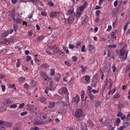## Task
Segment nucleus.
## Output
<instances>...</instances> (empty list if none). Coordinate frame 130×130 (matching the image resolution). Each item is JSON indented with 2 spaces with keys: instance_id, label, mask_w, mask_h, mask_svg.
Segmentation results:
<instances>
[{
  "instance_id": "23",
  "label": "nucleus",
  "mask_w": 130,
  "mask_h": 130,
  "mask_svg": "<svg viewBox=\"0 0 130 130\" xmlns=\"http://www.w3.org/2000/svg\"><path fill=\"white\" fill-rule=\"evenodd\" d=\"M60 75L59 74H56L55 75L54 79L57 82L58 81L60 78Z\"/></svg>"
},
{
  "instance_id": "57",
  "label": "nucleus",
  "mask_w": 130,
  "mask_h": 130,
  "mask_svg": "<svg viewBox=\"0 0 130 130\" xmlns=\"http://www.w3.org/2000/svg\"><path fill=\"white\" fill-rule=\"evenodd\" d=\"M15 13H11V19L12 20L15 18Z\"/></svg>"
},
{
  "instance_id": "44",
  "label": "nucleus",
  "mask_w": 130,
  "mask_h": 130,
  "mask_svg": "<svg viewBox=\"0 0 130 130\" xmlns=\"http://www.w3.org/2000/svg\"><path fill=\"white\" fill-rule=\"evenodd\" d=\"M25 105V104L24 103H22L20 104L19 106V108L20 109L22 108Z\"/></svg>"
},
{
  "instance_id": "32",
  "label": "nucleus",
  "mask_w": 130,
  "mask_h": 130,
  "mask_svg": "<svg viewBox=\"0 0 130 130\" xmlns=\"http://www.w3.org/2000/svg\"><path fill=\"white\" fill-rule=\"evenodd\" d=\"M17 104L15 103L12 105H10L9 107L11 108H15L17 107Z\"/></svg>"
},
{
  "instance_id": "46",
  "label": "nucleus",
  "mask_w": 130,
  "mask_h": 130,
  "mask_svg": "<svg viewBox=\"0 0 130 130\" xmlns=\"http://www.w3.org/2000/svg\"><path fill=\"white\" fill-rule=\"evenodd\" d=\"M1 42L3 44H6L8 43L9 44L8 41L7 40V39L4 40Z\"/></svg>"
},
{
  "instance_id": "39",
  "label": "nucleus",
  "mask_w": 130,
  "mask_h": 130,
  "mask_svg": "<svg viewBox=\"0 0 130 130\" xmlns=\"http://www.w3.org/2000/svg\"><path fill=\"white\" fill-rule=\"evenodd\" d=\"M85 80L87 82H89L90 80V77L88 76H86L85 77Z\"/></svg>"
},
{
  "instance_id": "45",
  "label": "nucleus",
  "mask_w": 130,
  "mask_h": 130,
  "mask_svg": "<svg viewBox=\"0 0 130 130\" xmlns=\"http://www.w3.org/2000/svg\"><path fill=\"white\" fill-rule=\"evenodd\" d=\"M81 43L80 41H77L76 43V47L77 48H78L79 46L80 45Z\"/></svg>"
},
{
  "instance_id": "33",
  "label": "nucleus",
  "mask_w": 130,
  "mask_h": 130,
  "mask_svg": "<svg viewBox=\"0 0 130 130\" xmlns=\"http://www.w3.org/2000/svg\"><path fill=\"white\" fill-rule=\"evenodd\" d=\"M44 124L43 122H37L35 123L34 124V125H42Z\"/></svg>"
},
{
  "instance_id": "1",
  "label": "nucleus",
  "mask_w": 130,
  "mask_h": 130,
  "mask_svg": "<svg viewBox=\"0 0 130 130\" xmlns=\"http://www.w3.org/2000/svg\"><path fill=\"white\" fill-rule=\"evenodd\" d=\"M11 101L9 98L4 99L2 102L3 105L5 107H8L11 104Z\"/></svg>"
},
{
  "instance_id": "37",
  "label": "nucleus",
  "mask_w": 130,
  "mask_h": 130,
  "mask_svg": "<svg viewBox=\"0 0 130 130\" xmlns=\"http://www.w3.org/2000/svg\"><path fill=\"white\" fill-rule=\"evenodd\" d=\"M108 47L109 48H116L117 47V45H116L114 44V45H111V44H109L108 45Z\"/></svg>"
},
{
  "instance_id": "52",
  "label": "nucleus",
  "mask_w": 130,
  "mask_h": 130,
  "mask_svg": "<svg viewBox=\"0 0 130 130\" xmlns=\"http://www.w3.org/2000/svg\"><path fill=\"white\" fill-rule=\"evenodd\" d=\"M63 48L65 51L67 53H69V51L68 50L66 47H63Z\"/></svg>"
},
{
  "instance_id": "56",
  "label": "nucleus",
  "mask_w": 130,
  "mask_h": 130,
  "mask_svg": "<svg viewBox=\"0 0 130 130\" xmlns=\"http://www.w3.org/2000/svg\"><path fill=\"white\" fill-rule=\"evenodd\" d=\"M112 29V27L111 25L109 26L108 27V28L107 30V31H110Z\"/></svg>"
},
{
  "instance_id": "35",
  "label": "nucleus",
  "mask_w": 130,
  "mask_h": 130,
  "mask_svg": "<svg viewBox=\"0 0 130 130\" xmlns=\"http://www.w3.org/2000/svg\"><path fill=\"white\" fill-rule=\"evenodd\" d=\"M88 95L91 100H93L94 99V95L91 94V93H89Z\"/></svg>"
},
{
  "instance_id": "29",
  "label": "nucleus",
  "mask_w": 130,
  "mask_h": 130,
  "mask_svg": "<svg viewBox=\"0 0 130 130\" xmlns=\"http://www.w3.org/2000/svg\"><path fill=\"white\" fill-rule=\"evenodd\" d=\"M82 94L81 95V100H84V96L85 95V91L84 90H82Z\"/></svg>"
},
{
  "instance_id": "43",
  "label": "nucleus",
  "mask_w": 130,
  "mask_h": 130,
  "mask_svg": "<svg viewBox=\"0 0 130 130\" xmlns=\"http://www.w3.org/2000/svg\"><path fill=\"white\" fill-rule=\"evenodd\" d=\"M81 51L83 52H87V50H85V45H83V46L82 48Z\"/></svg>"
},
{
  "instance_id": "64",
  "label": "nucleus",
  "mask_w": 130,
  "mask_h": 130,
  "mask_svg": "<svg viewBox=\"0 0 130 130\" xmlns=\"http://www.w3.org/2000/svg\"><path fill=\"white\" fill-rule=\"evenodd\" d=\"M121 117V119L122 120H125L126 118V116L125 115H123V116H122Z\"/></svg>"
},
{
  "instance_id": "13",
  "label": "nucleus",
  "mask_w": 130,
  "mask_h": 130,
  "mask_svg": "<svg viewBox=\"0 0 130 130\" xmlns=\"http://www.w3.org/2000/svg\"><path fill=\"white\" fill-rule=\"evenodd\" d=\"M12 124L11 123L4 121L3 126L5 127H10L11 126Z\"/></svg>"
},
{
  "instance_id": "5",
  "label": "nucleus",
  "mask_w": 130,
  "mask_h": 130,
  "mask_svg": "<svg viewBox=\"0 0 130 130\" xmlns=\"http://www.w3.org/2000/svg\"><path fill=\"white\" fill-rule=\"evenodd\" d=\"M50 16L52 18L57 17L59 16V13L56 11L52 12L50 13Z\"/></svg>"
},
{
  "instance_id": "61",
  "label": "nucleus",
  "mask_w": 130,
  "mask_h": 130,
  "mask_svg": "<svg viewBox=\"0 0 130 130\" xmlns=\"http://www.w3.org/2000/svg\"><path fill=\"white\" fill-rule=\"evenodd\" d=\"M100 13V10H98L96 11V14L97 16H99Z\"/></svg>"
},
{
  "instance_id": "36",
  "label": "nucleus",
  "mask_w": 130,
  "mask_h": 130,
  "mask_svg": "<svg viewBox=\"0 0 130 130\" xmlns=\"http://www.w3.org/2000/svg\"><path fill=\"white\" fill-rule=\"evenodd\" d=\"M116 10L113 11V13L115 15H117L119 12V10L117 8H116Z\"/></svg>"
},
{
  "instance_id": "18",
  "label": "nucleus",
  "mask_w": 130,
  "mask_h": 130,
  "mask_svg": "<svg viewBox=\"0 0 130 130\" xmlns=\"http://www.w3.org/2000/svg\"><path fill=\"white\" fill-rule=\"evenodd\" d=\"M81 128L83 130H87V126L84 122H82L81 124Z\"/></svg>"
},
{
  "instance_id": "3",
  "label": "nucleus",
  "mask_w": 130,
  "mask_h": 130,
  "mask_svg": "<svg viewBox=\"0 0 130 130\" xmlns=\"http://www.w3.org/2000/svg\"><path fill=\"white\" fill-rule=\"evenodd\" d=\"M110 67V63L108 62L106 63V65L103 67V69L105 71L108 72L109 71Z\"/></svg>"
},
{
  "instance_id": "63",
  "label": "nucleus",
  "mask_w": 130,
  "mask_h": 130,
  "mask_svg": "<svg viewBox=\"0 0 130 130\" xmlns=\"http://www.w3.org/2000/svg\"><path fill=\"white\" fill-rule=\"evenodd\" d=\"M99 91V90H95L94 89H93L92 90V92L94 94L98 93Z\"/></svg>"
},
{
  "instance_id": "16",
  "label": "nucleus",
  "mask_w": 130,
  "mask_h": 130,
  "mask_svg": "<svg viewBox=\"0 0 130 130\" xmlns=\"http://www.w3.org/2000/svg\"><path fill=\"white\" fill-rule=\"evenodd\" d=\"M44 38V36L43 35L40 36L37 38L35 39L36 41H40L43 40Z\"/></svg>"
},
{
  "instance_id": "47",
  "label": "nucleus",
  "mask_w": 130,
  "mask_h": 130,
  "mask_svg": "<svg viewBox=\"0 0 130 130\" xmlns=\"http://www.w3.org/2000/svg\"><path fill=\"white\" fill-rule=\"evenodd\" d=\"M111 35V38H112V39H113V40L114 39L116 38V36H115L116 34H114V33H112Z\"/></svg>"
},
{
  "instance_id": "49",
  "label": "nucleus",
  "mask_w": 130,
  "mask_h": 130,
  "mask_svg": "<svg viewBox=\"0 0 130 130\" xmlns=\"http://www.w3.org/2000/svg\"><path fill=\"white\" fill-rule=\"evenodd\" d=\"M122 115V113L120 111H119L117 114V116L118 117H121Z\"/></svg>"
},
{
  "instance_id": "28",
  "label": "nucleus",
  "mask_w": 130,
  "mask_h": 130,
  "mask_svg": "<svg viewBox=\"0 0 130 130\" xmlns=\"http://www.w3.org/2000/svg\"><path fill=\"white\" fill-rule=\"evenodd\" d=\"M127 53H126L125 55L124 56V57H121L120 58V59H121V60H122L123 61H124L125 60L127 59Z\"/></svg>"
},
{
  "instance_id": "34",
  "label": "nucleus",
  "mask_w": 130,
  "mask_h": 130,
  "mask_svg": "<svg viewBox=\"0 0 130 130\" xmlns=\"http://www.w3.org/2000/svg\"><path fill=\"white\" fill-rule=\"evenodd\" d=\"M126 127V126L124 125V126H120L117 128V129L118 130H123Z\"/></svg>"
},
{
  "instance_id": "60",
  "label": "nucleus",
  "mask_w": 130,
  "mask_h": 130,
  "mask_svg": "<svg viewBox=\"0 0 130 130\" xmlns=\"http://www.w3.org/2000/svg\"><path fill=\"white\" fill-rule=\"evenodd\" d=\"M118 1L117 0L116 1L114 2V7H116L117 6L118 4Z\"/></svg>"
},
{
  "instance_id": "10",
  "label": "nucleus",
  "mask_w": 130,
  "mask_h": 130,
  "mask_svg": "<svg viewBox=\"0 0 130 130\" xmlns=\"http://www.w3.org/2000/svg\"><path fill=\"white\" fill-rule=\"evenodd\" d=\"M87 124L88 126L92 128L94 127V124L93 122L91 120H89L87 121Z\"/></svg>"
},
{
  "instance_id": "40",
  "label": "nucleus",
  "mask_w": 130,
  "mask_h": 130,
  "mask_svg": "<svg viewBox=\"0 0 130 130\" xmlns=\"http://www.w3.org/2000/svg\"><path fill=\"white\" fill-rule=\"evenodd\" d=\"M18 26L17 24H15L13 26V27L15 32L17 30L18 28Z\"/></svg>"
},
{
  "instance_id": "12",
  "label": "nucleus",
  "mask_w": 130,
  "mask_h": 130,
  "mask_svg": "<svg viewBox=\"0 0 130 130\" xmlns=\"http://www.w3.org/2000/svg\"><path fill=\"white\" fill-rule=\"evenodd\" d=\"M110 120L107 119L104 121L103 123L101 124L102 126H104L110 123Z\"/></svg>"
},
{
  "instance_id": "50",
  "label": "nucleus",
  "mask_w": 130,
  "mask_h": 130,
  "mask_svg": "<svg viewBox=\"0 0 130 130\" xmlns=\"http://www.w3.org/2000/svg\"><path fill=\"white\" fill-rule=\"evenodd\" d=\"M73 13V11L71 10H69L68 11L67 14L70 15Z\"/></svg>"
},
{
  "instance_id": "4",
  "label": "nucleus",
  "mask_w": 130,
  "mask_h": 130,
  "mask_svg": "<svg viewBox=\"0 0 130 130\" xmlns=\"http://www.w3.org/2000/svg\"><path fill=\"white\" fill-rule=\"evenodd\" d=\"M124 125L127 127L130 125V119L128 117H126V119L124 120L123 122Z\"/></svg>"
},
{
  "instance_id": "7",
  "label": "nucleus",
  "mask_w": 130,
  "mask_h": 130,
  "mask_svg": "<svg viewBox=\"0 0 130 130\" xmlns=\"http://www.w3.org/2000/svg\"><path fill=\"white\" fill-rule=\"evenodd\" d=\"M15 23L20 24L22 23V20L18 18H15L12 20Z\"/></svg>"
},
{
  "instance_id": "42",
  "label": "nucleus",
  "mask_w": 130,
  "mask_h": 130,
  "mask_svg": "<svg viewBox=\"0 0 130 130\" xmlns=\"http://www.w3.org/2000/svg\"><path fill=\"white\" fill-rule=\"evenodd\" d=\"M119 96V93L118 92H116V94L113 96V98L116 99Z\"/></svg>"
},
{
  "instance_id": "6",
  "label": "nucleus",
  "mask_w": 130,
  "mask_h": 130,
  "mask_svg": "<svg viewBox=\"0 0 130 130\" xmlns=\"http://www.w3.org/2000/svg\"><path fill=\"white\" fill-rule=\"evenodd\" d=\"M41 76L43 78L44 80H50V78L47 76L46 74L43 72H42L40 73Z\"/></svg>"
},
{
  "instance_id": "20",
  "label": "nucleus",
  "mask_w": 130,
  "mask_h": 130,
  "mask_svg": "<svg viewBox=\"0 0 130 130\" xmlns=\"http://www.w3.org/2000/svg\"><path fill=\"white\" fill-rule=\"evenodd\" d=\"M25 80V78L24 77H21L19 78L18 82L19 83H23L24 82Z\"/></svg>"
},
{
  "instance_id": "58",
  "label": "nucleus",
  "mask_w": 130,
  "mask_h": 130,
  "mask_svg": "<svg viewBox=\"0 0 130 130\" xmlns=\"http://www.w3.org/2000/svg\"><path fill=\"white\" fill-rule=\"evenodd\" d=\"M64 63L65 64H66L68 66H70L71 65L70 63H69V62L67 61H66L64 62Z\"/></svg>"
},
{
  "instance_id": "62",
  "label": "nucleus",
  "mask_w": 130,
  "mask_h": 130,
  "mask_svg": "<svg viewBox=\"0 0 130 130\" xmlns=\"http://www.w3.org/2000/svg\"><path fill=\"white\" fill-rule=\"evenodd\" d=\"M88 90H89V93H91V90L92 89V88L90 86H88Z\"/></svg>"
},
{
  "instance_id": "59",
  "label": "nucleus",
  "mask_w": 130,
  "mask_h": 130,
  "mask_svg": "<svg viewBox=\"0 0 130 130\" xmlns=\"http://www.w3.org/2000/svg\"><path fill=\"white\" fill-rule=\"evenodd\" d=\"M43 67L46 68H48L49 67V66L46 63H45L43 65Z\"/></svg>"
},
{
  "instance_id": "38",
  "label": "nucleus",
  "mask_w": 130,
  "mask_h": 130,
  "mask_svg": "<svg viewBox=\"0 0 130 130\" xmlns=\"http://www.w3.org/2000/svg\"><path fill=\"white\" fill-rule=\"evenodd\" d=\"M33 3H36L39 4L40 5L43 6V5L41 3L40 1L36 0H33Z\"/></svg>"
},
{
  "instance_id": "9",
  "label": "nucleus",
  "mask_w": 130,
  "mask_h": 130,
  "mask_svg": "<svg viewBox=\"0 0 130 130\" xmlns=\"http://www.w3.org/2000/svg\"><path fill=\"white\" fill-rule=\"evenodd\" d=\"M88 4L87 3H85L83 5L79 7V9L80 11H83L86 7Z\"/></svg>"
},
{
  "instance_id": "22",
  "label": "nucleus",
  "mask_w": 130,
  "mask_h": 130,
  "mask_svg": "<svg viewBox=\"0 0 130 130\" xmlns=\"http://www.w3.org/2000/svg\"><path fill=\"white\" fill-rule=\"evenodd\" d=\"M13 130H20V126L17 124H15L13 126Z\"/></svg>"
},
{
  "instance_id": "17",
  "label": "nucleus",
  "mask_w": 130,
  "mask_h": 130,
  "mask_svg": "<svg viewBox=\"0 0 130 130\" xmlns=\"http://www.w3.org/2000/svg\"><path fill=\"white\" fill-rule=\"evenodd\" d=\"M50 87L49 89L52 91H54L55 89V88L54 87H53V82H51L50 83Z\"/></svg>"
},
{
  "instance_id": "55",
  "label": "nucleus",
  "mask_w": 130,
  "mask_h": 130,
  "mask_svg": "<svg viewBox=\"0 0 130 130\" xmlns=\"http://www.w3.org/2000/svg\"><path fill=\"white\" fill-rule=\"evenodd\" d=\"M27 113V111H24L21 113V116H23L26 115Z\"/></svg>"
},
{
  "instance_id": "24",
  "label": "nucleus",
  "mask_w": 130,
  "mask_h": 130,
  "mask_svg": "<svg viewBox=\"0 0 130 130\" xmlns=\"http://www.w3.org/2000/svg\"><path fill=\"white\" fill-rule=\"evenodd\" d=\"M54 100H60L61 99V96L58 95L57 94H54L53 96Z\"/></svg>"
},
{
  "instance_id": "48",
  "label": "nucleus",
  "mask_w": 130,
  "mask_h": 130,
  "mask_svg": "<svg viewBox=\"0 0 130 130\" xmlns=\"http://www.w3.org/2000/svg\"><path fill=\"white\" fill-rule=\"evenodd\" d=\"M121 121V120L120 118H118L116 119V123L117 124H120Z\"/></svg>"
},
{
  "instance_id": "14",
  "label": "nucleus",
  "mask_w": 130,
  "mask_h": 130,
  "mask_svg": "<svg viewBox=\"0 0 130 130\" xmlns=\"http://www.w3.org/2000/svg\"><path fill=\"white\" fill-rule=\"evenodd\" d=\"M55 104V102L53 101H50L49 103V105L48 106V107L50 109L54 107Z\"/></svg>"
},
{
  "instance_id": "31",
  "label": "nucleus",
  "mask_w": 130,
  "mask_h": 130,
  "mask_svg": "<svg viewBox=\"0 0 130 130\" xmlns=\"http://www.w3.org/2000/svg\"><path fill=\"white\" fill-rule=\"evenodd\" d=\"M39 101L41 102H44L45 101V98L44 97H41L39 99Z\"/></svg>"
},
{
  "instance_id": "51",
  "label": "nucleus",
  "mask_w": 130,
  "mask_h": 130,
  "mask_svg": "<svg viewBox=\"0 0 130 130\" xmlns=\"http://www.w3.org/2000/svg\"><path fill=\"white\" fill-rule=\"evenodd\" d=\"M51 74H50L51 75H53L55 74V71L54 70L51 69Z\"/></svg>"
},
{
  "instance_id": "26",
  "label": "nucleus",
  "mask_w": 130,
  "mask_h": 130,
  "mask_svg": "<svg viewBox=\"0 0 130 130\" xmlns=\"http://www.w3.org/2000/svg\"><path fill=\"white\" fill-rule=\"evenodd\" d=\"M125 51L123 49L120 50V51L119 55L121 56H122L125 54Z\"/></svg>"
},
{
  "instance_id": "21",
  "label": "nucleus",
  "mask_w": 130,
  "mask_h": 130,
  "mask_svg": "<svg viewBox=\"0 0 130 130\" xmlns=\"http://www.w3.org/2000/svg\"><path fill=\"white\" fill-rule=\"evenodd\" d=\"M94 47L91 44L88 45L87 48L88 50L91 52H92V50L94 48Z\"/></svg>"
},
{
  "instance_id": "54",
  "label": "nucleus",
  "mask_w": 130,
  "mask_h": 130,
  "mask_svg": "<svg viewBox=\"0 0 130 130\" xmlns=\"http://www.w3.org/2000/svg\"><path fill=\"white\" fill-rule=\"evenodd\" d=\"M1 87H2V91L4 92H5L6 89L5 86L4 85H1Z\"/></svg>"
},
{
  "instance_id": "27",
  "label": "nucleus",
  "mask_w": 130,
  "mask_h": 130,
  "mask_svg": "<svg viewBox=\"0 0 130 130\" xmlns=\"http://www.w3.org/2000/svg\"><path fill=\"white\" fill-rule=\"evenodd\" d=\"M82 15V12L81 11H77L75 15L76 18H79Z\"/></svg>"
},
{
  "instance_id": "30",
  "label": "nucleus",
  "mask_w": 130,
  "mask_h": 130,
  "mask_svg": "<svg viewBox=\"0 0 130 130\" xmlns=\"http://www.w3.org/2000/svg\"><path fill=\"white\" fill-rule=\"evenodd\" d=\"M79 66L80 67V68L82 69V72H85L86 70L87 69V67H83V65L80 66L79 65Z\"/></svg>"
},
{
  "instance_id": "19",
  "label": "nucleus",
  "mask_w": 130,
  "mask_h": 130,
  "mask_svg": "<svg viewBox=\"0 0 130 130\" xmlns=\"http://www.w3.org/2000/svg\"><path fill=\"white\" fill-rule=\"evenodd\" d=\"M115 127V123H111L108 126L109 130H113Z\"/></svg>"
},
{
  "instance_id": "15",
  "label": "nucleus",
  "mask_w": 130,
  "mask_h": 130,
  "mask_svg": "<svg viewBox=\"0 0 130 130\" xmlns=\"http://www.w3.org/2000/svg\"><path fill=\"white\" fill-rule=\"evenodd\" d=\"M9 34V31H7L4 33H3L1 35V36L2 38H5Z\"/></svg>"
},
{
  "instance_id": "25",
  "label": "nucleus",
  "mask_w": 130,
  "mask_h": 130,
  "mask_svg": "<svg viewBox=\"0 0 130 130\" xmlns=\"http://www.w3.org/2000/svg\"><path fill=\"white\" fill-rule=\"evenodd\" d=\"M53 52L54 53H60L61 51L57 47H56V48H55L54 49Z\"/></svg>"
},
{
  "instance_id": "8",
  "label": "nucleus",
  "mask_w": 130,
  "mask_h": 130,
  "mask_svg": "<svg viewBox=\"0 0 130 130\" xmlns=\"http://www.w3.org/2000/svg\"><path fill=\"white\" fill-rule=\"evenodd\" d=\"M59 91L60 92H61L62 93L64 94H66L68 92V90L67 88L64 87H63L60 88Z\"/></svg>"
},
{
  "instance_id": "53",
  "label": "nucleus",
  "mask_w": 130,
  "mask_h": 130,
  "mask_svg": "<svg viewBox=\"0 0 130 130\" xmlns=\"http://www.w3.org/2000/svg\"><path fill=\"white\" fill-rule=\"evenodd\" d=\"M26 60L27 61H30L31 59V57L29 56H26Z\"/></svg>"
},
{
  "instance_id": "41",
  "label": "nucleus",
  "mask_w": 130,
  "mask_h": 130,
  "mask_svg": "<svg viewBox=\"0 0 130 130\" xmlns=\"http://www.w3.org/2000/svg\"><path fill=\"white\" fill-rule=\"evenodd\" d=\"M116 91L115 89H113L112 90L110 91L108 93V94H113Z\"/></svg>"
},
{
  "instance_id": "11",
  "label": "nucleus",
  "mask_w": 130,
  "mask_h": 130,
  "mask_svg": "<svg viewBox=\"0 0 130 130\" xmlns=\"http://www.w3.org/2000/svg\"><path fill=\"white\" fill-rule=\"evenodd\" d=\"M73 100L74 102L76 103H78L80 101V98L78 95L73 98Z\"/></svg>"
},
{
  "instance_id": "2",
  "label": "nucleus",
  "mask_w": 130,
  "mask_h": 130,
  "mask_svg": "<svg viewBox=\"0 0 130 130\" xmlns=\"http://www.w3.org/2000/svg\"><path fill=\"white\" fill-rule=\"evenodd\" d=\"M83 111L81 109L78 108L75 112V116L77 118L80 117L82 116Z\"/></svg>"
}]
</instances>
